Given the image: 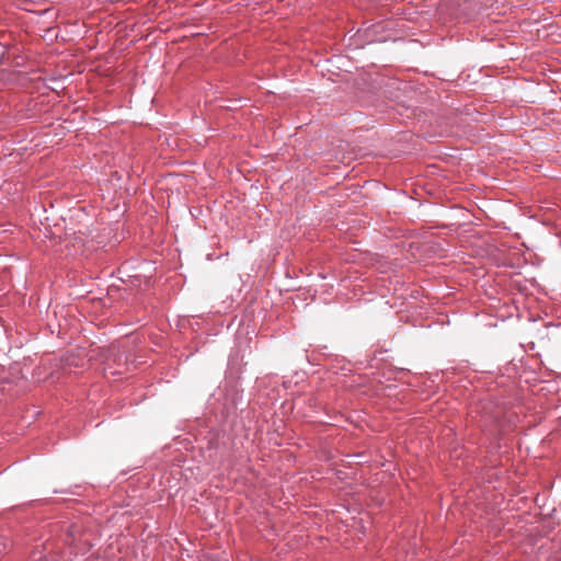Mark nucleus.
Returning <instances> with one entry per match:
<instances>
[{
    "mask_svg": "<svg viewBox=\"0 0 561 561\" xmlns=\"http://www.w3.org/2000/svg\"><path fill=\"white\" fill-rule=\"evenodd\" d=\"M7 53V45L0 41V64L3 61Z\"/></svg>",
    "mask_w": 561,
    "mask_h": 561,
    "instance_id": "1",
    "label": "nucleus"
},
{
    "mask_svg": "<svg viewBox=\"0 0 561 561\" xmlns=\"http://www.w3.org/2000/svg\"><path fill=\"white\" fill-rule=\"evenodd\" d=\"M4 538H0V554L4 553L7 551V543L4 542Z\"/></svg>",
    "mask_w": 561,
    "mask_h": 561,
    "instance_id": "2",
    "label": "nucleus"
}]
</instances>
